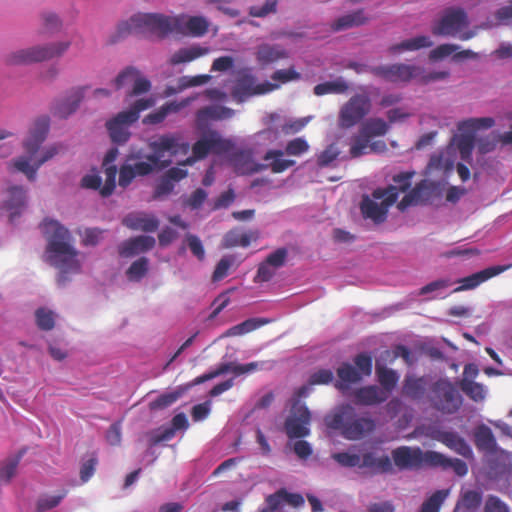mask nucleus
<instances>
[{"mask_svg":"<svg viewBox=\"0 0 512 512\" xmlns=\"http://www.w3.org/2000/svg\"><path fill=\"white\" fill-rule=\"evenodd\" d=\"M122 224L131 230L154 232L159 227V220L151 214L132 212L123 218Z\"/></svg>","mask_w":512,"mask_h":512,"instance_id":"24","label":"nucleus"},{"mask_svg":"<svg viewBox=\"0 0 512 512\" xmlns=\"http://www.w3.org/2000/svg\"><path fill=\"white\" fill-rule=\"evenodd\" d=\"M474 442L477 449L489 453L496 451L497 443L491 429L482 424L474 431Z\"/></svg>","mask_w":512,"mask_h":512,"instance_id":"38","label":"nucleus"},{"mask_svg":"<svg viewBox=\"0 0 512 512\" xmlns=\"http://www.w3.org/2000/svg\"><path fill=\"white\" fill-rule=\"evenodd\" d=\"M118 149L111 148L107 151L104 159H103V169L105 175V182L103 184V188L101 189V196L108 197L110 196L116 187V176H117V166L113 164L118 156Z\"/></svg>","mask_w":512,"mask_h":512,"instance_id":"25","label":"nucleus"},{"mask_svg":"<svg viewBox=\"0 0 512 512\" xmlns=\"http://www.w3.org/2000/svg\"><path fill=\"white\" fill-rule=\"evenodd\" d=\"M187 104L186 101L177 102V101H170L165 104H163L160 108L157 110L147 114L142 122L145 125H156L162 123L166 117L169 114L177 113L179 112L183 107H185Z\"/></svg>","mask_w":512,"mask_h":512,"instance_id":"34","label":"nucleus"},{"mask_svg":"<svg viewBox=\"0 0 512 512\" xmlns=\"http://www.w3.org/2000/svg\"><path fill=\"white\" fill-rule=\"evenodd\" d=\"M232 148L233 143L230 140L223 139L216 131H210L193 144L192 156L188 157L182 165H192L196 160L207 157L210 152L228 153Z\"/></svg>","mask_w":512,"mask_h":512,"instance_id":"11","label":"nucleus"},{"mask_svg":"<svg viewBox=\"0 0 512 512\" xmlns=\"http://www.w3.org/2000/svg\"><path fill=\"white\" fill-rule=\"evenodd\" d=\"M69 46L70 42H58L20 49L6 54L4 63L9 66H18L50 60L63 55Z\"/></svg>","mask_w":512,"mask_h":512,"instance_id":"6","label":"nucleus"},{"mask_svg":"<svg viewBox=\"0 0 512 512\" xmlns=\"http://www.w3.org/2000/svg\"><path fill=\"white\" fill-rule=\"evenodd\" d=\"M139 74V70L135 67H127L123 71H121L118 76L115 78L114 83L116 89H120L123 86L133 83Z\"/></svg>","mask_w":512,"mask_h":512,"instance_id":"64","label":"nucleus"},{"mask_svg":"<svg viewBox=\"0 0 512 512\" xmlns=\"http://www.w3.org/2000/svg\"><path fill=\"white\" fill-rule=\"evenodd\" d=\"M234 111L223 106H206L197 111L196 117L199 125L208 120H222L232 117Z\"/></svg>","mask_w":512,"mask_h":512,"instance_id":"40","label":"nucleus"},{"mask_svg":"<svg viewBox=\"0 0 512 512\" xmlns=\"http://www.w3.org/2000/svg\"><path fill=\"white\" fill-rule=\"evenodd\" d=\"M431 406L443 414L456 413L463 404L457 387L447 378H440L430 386Z\"/></svg>","mask_w":512,"mask_h":512,"instance_id":"8","label":"nucleus"},{"mask_svg":"<svg viewBox=\"0 0 512 512\" xmlns=\"http://www.w3.org/2000/svg\"><path fill=\"white\" fill-rule=\"evenodd\" d=\"M328 428L338 430L348 440H359L374 431L376 424L370 417L359 416L350 404L340 405L326 415Z\"/></svg>","mask_w":512,"mask_h":512,"instance_id":"3","label":"nucleus"},{"mask_svg":"<svg viewBox=\"0 0 512 512\" xmlns=\"http://www.w3.org/2000/svg\"><path fill=\"white\" fill-rule=\"evenodd\" d=\"M428 387V380L426 377H416L414 375H406L402 394L412 400H420L424 397Z\"/></svg>","mask_w":512,"mask_h":512,"instance_id":"33","label":"nucleus"},{"mask_svg":"<svg viewBox=\"0 0 512 512\" xmlns=\"http://www.w3.org/2000/svg\"><path fill=\"white\" fill-rule=\"evenodd\" d=\"M270 323L267 318H249L235 326L229 328L225 335L226 336H240L246 333L252 332L263 325Z\"/></svg>","mask_w":512,"mask_h":512,"instance_id":"44","label":"nucleus"},{"mask_svg":"<svg viewBox=\"0 0 512 512\" xmlns=\"http://www.w3.org/2000/svg\"><path fill=\"white\" fill-rule=\"evenodd\" d=\"M87 87H76L68 91L66 96L57 101L54 106L55 115L60 118H67L74 113L84 98Z\"/></svg>","mask_w":512,"mask_h":512,"instance_id":"22","label":"nucleus"},{"mask_svg":"<svg viewBox=\"0 0 512 512\" xmlns=\"http://www.w3.org/2000/svg\"><path fill=\"white\" fill-rule=\"evenodd\" d=\"M372 102L368 94L353 95L341 108L338 115V126L350 129L360 123L371 111Z\"/></svg>","mask_w":512,"mask_h":512,"instance_id":"10","label":"nucleus"},{"mask_svg":"<svg viewBox=\"0 0 512 512\" xmlns=\"http://www.w3.org/2000/svg\"><path fill=\"white\" fill-rule=\"evenodd\" d=\"M461 390L473 401L481 402L485 399V387L470 379H462L460 382Z\"/></svg>","mask_w":512,"mask_h":512,"instance_id":"47","label":"nucleus"},{"mask_svg":"<svg viewBox=\"0 0 512 512\" xmlns=\"http://www.w3.org/2000/svg\"><path fill=\"white\" fill-rule=\"evenodd\" d=\"M308 150H309V144L302 137H298V138L290 140L287 143L286 148H285L286 154L290 155V156H300L303 153L307 152Z\"/></svg>","mask_w":512,"mask_h":512,"instance_id":"62","label":"nucleus"},{"mask_svg":"<svg viewBox=\"0 0 512 512\" xmlns=\"http://www.w3.org/2000/svg\"><path fill=\"white\" fill-rule=\"evenodd\" d=\"M359 468H367L373 474L393 472V465L389 456L383 455L377 458L372 452H366L362 455Z\"/></svg>","mask_w":512,"mask_h":512,"instance_id":"30","label":"nucleus"},{"mask_svg":"<svg viewBox=\"0 0 512 512\" xmlns=\"http://www.w3.org/2000/svg\"><path fill=\"white\" fill-rule=\"evenodd\" d=\"M369 72L387 82L400 84L416 80L421 73V67L404 63L378 65L369 68Z\"/></svg>","mask_w":512,"mask_h":512,"instance_id":"14","label":"nucleus"},{"mask_svg":"<svg viewBox=\"0 0 512 512\" xmlns=\"http://www.w3.org/2000/svg\"><path fill=\"white\" fill-rule=\"evenodd\" d=\"M135 123V117L132 113H125L124 111L119 112L115 117L106 122V128L108 130L111 141L115 144H125L131 133L129 127Z\"/></svg>","mask_w":512,"mask_h":512,"instance_id":"18","label":"nucleus"},{"mask_svg":"<svg viewBox=\"0 0 512 512\" xmlns=\"http://www.w3.org/2000/svg\"><path fill=\"white\" fill-rule=\"evenodd\" d=\"M422 430L426 437L442 443L447 448L466 459H473L474 454L471 446L457 432L444 431L435 423L423 426Z\"/></svg>","mask_w":512,"mask_h":512,"instance_id":"12","label":"nucleus"},{"mask_svg":"<svg viewBox=\"0 0 512 512\" xmlns=\"http://www.w3.org/2000/svg\"><path fill=\"white\" fill-rule=\"evenodd\" d=\"M284 152L282 150H269L265 153L263 159L265 161L272 160L270 163V168L273 173H282L288 168L295 165L294 160L282 159Z\"/></svg>","mask_w":512,"mask_h":512,"instance_id":"45","label":"nucleus"},{"mask_svg":"<svg viewBox=\"0 0 512 512\" xmlns=\"http://www.w3.org/2000/svg\"><path fill=\"white\" fill-rule=\"evenodd\" d=\"M230 162L236 173L241 175H251L261 171L264 165L256 163L250 152L236 151L232 153Z\"/></svg>","mask_w":512,"mask_h":512,"instance_id":"28","label":"nucleus"},{"mask_svg":"<svg viewBox=\"0 0 512 512\" xmlns=\"http://www.w3.org/2000/svg\"><path fill=\"white\" fill-rule=\"evenodd\" d=\"M36 324L39 329L50 331L55 326V315L51 310L39 308L35 312Z\"/></svg>","mask_w":512,"mask_h":512,"instance_id":"51","label":"nucleus"},{"mask_svg":"<svg viewBox=\"0 0 512 512\" xmlns=\"http://www.w3.org/2000/svg\"><path fill=\"white\" fill-rule=\"evenodd\" d=\"M188 427V420L184 413L176 414L171 421V427L160 428L150 434L149 446L153 447L162 442L174 438L177 430H185Z\"/></svg>","mask_w":512,"mask_h":512,"instance_id":"21","label":"nucleus"},{"mask_svg":"<svg viewBox=\"0 0 512 512\" xmlns=\"http://www.w3.org/2000/svg\"><path fill=\"white\" fill-rule=\"evenodd\" d=\"M393 462L399 470L417 469L423 463L428 464L427 451L419 447L400 446L391 452Z\"/></svg>","mask_w":512,"mask_h":512,"instance_id":"17","label":"nucleus"},{"mask_svg":"<svg viewBox=\"0 0 512 512\" xmlns=\"http://www.w3.org/2000/svg\"><path fill=\"white\" fill-rule=\"evenodd\" d=\"M482 503V493L476 490L465 491L461 496V501L458 505H462L467 510H475L479 508Z\"/></svg>","mask_w":512,"mask_h":512,"instance_id":"55","label":"nucleus"},{"mask_svg":"<svg viewBox=\"0 0 512 512\" xmlns=\"http://www.w3.org/2000/svg\"><path fill=\"white\" fill-rule=\"evenodd\" d=\"M180 395L181 394L178 391L161 394L150 403V408L152 410L167 408L175 403L179 399Z\"/></svg>","mask_w":512,"mask_h":512,"instance_id":"58","label":"nucleus"},{"mask_svg":"<svg viewBox=\"0 0 512 512\" xmlns=\"http://www.w3.org/2000/svg\"><path fill=\"white\" fill-rule=\"evenodd\" d=\"M430 198V188L426 180L416 184L398 203L400 211L406 210L409 206L426 203Z\"/></svg>","mask_w":512,"mask_h":512,"instance_id":"29","label":"nucleus"},{"mask_svg":"<svg viewBox=\"0 0 512 512\" xmlns=\"http://www.w3.org/2000/svg\"><path fill=\"white\" fill-rule=\"evenodd\" d=\"M278 88L279 84L268 81L257 84L256 77L250 73L249 69L245 68L238 71L231 95L234 100L242 103L252 96L264 95Z\"/></svg>","mask_w":512,"mask_h":512,"instance_id":"9","label":"nucleus"},{"mask_svg":"<svg viewBox=\"0 0 512 512\" xmlns=\"http://www.w3.org/2000/svg\"><path fill=\"white\" fill-rule=\"evenodd\" d=\"M180 19L160 13H138L120 26V32L139 36H156L159 39L175 33V25Z\"/></svg>","mask_w":512,"mask_h":512,"instance_id":"5","label":"nucleus"},{"mask_svg":"<svg viewBox=\"0 0 512 512\" xmlns=\"http://www.w3.org/2000/svg\"><path fill=\"white\" fill-rule=\"evenodd\" d=\"M149 260L146 257H140L135 260L126 271L130 281H140L148 272Z\"/></svg>","mask_w":512,"mask_h":512,"instance_id":"50","label":"nucleus"},{"mask_svg":"<svg viewBox=\"0 0 512 512\" xmlns=\"http://www.w3.org/2000/svg\"><path fill=\"white\" fill-rule=\"evenodd\" d=\"M41 229L47 239L46 252L48 262L60 270L58 283L65 284L67 273H77L80 264L77 260L78 251L73 247L69 230L59 221L46 218L41 223Z\"/></svg>","mask_w":512,"mask_h":512,"instance_id":"2","label":"nucleus"},{"mask_svg":"<svg viewBox=\"0 0 512 512\" xmlns=\"http://www.w3.org/2000/svg\"><path fill=\"white\" fill-rule=\"evenodd\" d=\"M354 402L364 406H374L384 403L388 399L386 391H383L377 385H367L360 387L352 393Z\"/></svg>","mask_w":512,"mask_h":512,"instance_id":"26","label":"nucleus"},{"mask_svg":"<svg viewBox=\"0 0 512 512\" xmlns=\"http://www.w3.org/2000/svg\"><path fill=\"white\" fill-rule=\"evenodd\" d=\"M376 375L378 382L381 385L380 388L383 391H386L389 396L399 381V375L395 370L379 364L376 365Z\"/></svg>","mask_w":512,"mask_h":512,"instance_id":"42","label":"nucleus"},{"mask_svg":"<svg viewBox=\"0 0 512 512\" xmlns=\"http://www.w3.org/2000/svg\"><path fill=\"white\" fill-rule=\"evenodd\" d=\"M26 450L21 449L17 455L8 459L0 468V482L8 483L15 475L17 466L24 456Z\"/></svg>","mask_w":512,"mask_h":512,"instance_id":"48","label":"nucleus"},{"mask_svg":"<svg viewBox=\"0 0 512 512\" xmlns=\"http://www.w3.org/2000/svg\"><path fill=\"white\" fill-rule=\"evenodd\" d=\"M468 24V16L463 8H447L432 32L434 35L455 36Z\"/></svg>","mask_w":512,"mask_h":512,"instance_id":"16","label":"nucleus"},{"mask_svg":"<svg viewBox=\"0 0 512 512\" xmlns=\"http://www.w3.org/2000/svg\"><path fill=\"white\" fill-rule=\"evenodd\" d=\"M258 237L257 231L241 232L239 229H232L225 234L223 243L226 248L248 247L251 241L257 240Z\"/></svg>","mask_w":512,"mask_h":512,"instance_id":"37","label":"nucleus"},{"mask_svg":"<svg viewBox=\"0 0 512 512\" xmlns=\"http://www.w3.org/2000/svg\"><path fill=\"white\" fill-rule=\"evenodd\" d=\"M234 262L235 257L233 255H227L222 257L213 271L212 281L219 282L226 276H228L229 270L233 266Z\"/></svg>","mask_w":512,"mask_h":512,"instance_id":"52","label":"nucleus"},{"mask_svg":"<svg viewBox=\"0 0 512 512\" xmlns=\"http://www.w3.org/2000/svg\"><path fill=\"white\" fill-rule=\"evenodd\" d=\"M369 153V138L360 135L352 138L350 147V155L352 158H358L362 155Z\"/></svg>","mask_w":512,"mask_h":512,"instance_id":"56","label":"nucleus"},{"mask_svg":"<svg viewBox=\"0 0 512 512\" xmlns=\"http://www.w3.org/2000/svg\"><path fill=\"white\" fill-rule=\"evenodd\" d=\"M428 465L441 467L443 470L452 469L459 477L468 473V465L459 458H450L437 451H427Z\"/></svg>","mask_w":512,"mask_h":512,"instance_id":"20","label":"nucleus"},{"mask_svg":"<svg viewBox=\"0 0 512 512\" xmlns=\"http://www.w3.org/2000/svg\"><path fill=\"white\" fill-rule=\"evenodd\" d=\"M271 79L281 84H285L290 81H296L301 79V74L297 72L293 67H290L288 69L276 70L271 75Z\"/></svg>","mask_w":512,"mask_h":512,"instance_id":"63","label":"nucleus"},{"mask_svg":"<svg viewBox=\"0 0 512 512\" xmlns=\"http://www.w3.org/2000/svg\"><path fill=\"white\" fill-rule=\"evenodd\" d=\"M459 135L453 137V144L457 147L460 158L470 163L472 160V152L475 146V136L470 130L460 131Z\"/></svg>","mask_w":512,"mask_h":512,"instance_id":"35","label":"nucleus"},{"mask_svg":"<svg viewBox=\"0 0 512 512\" xmlns=\"http://www.w3.org/2000/svg\"><path fill=\"white\" fill-rule=\"evenodd\" d=\"M27 204V190L23 186L9 185L2 190L0 210L7 215L9 222L14 223L20 218Z\"/></svg>","mask_w":512,"mask_h":512,"instance_id":"13","label":"nucleus"},{"mask_svg":"<svg viewBox=\"0 0 512 512\" xmlns=\"http://www.w3.org/2000/svg\"><path fill=\"white\" fill-rule=\"evenodd\" d=\"M367 20L368 18L365 15L364 9H358L336 19L332 24V29L334 31L346 30L363 25Z\"/></svg>","mask_w":512,"mask_h":512,"instance_id":"39","label":"nucleus"},{"mask_svg":"<svg viewBox=\"0 0 512 512\" xmlns=\"http://www.w3.org/2000/svg\"><path fill=\"white\" fill-rule=\"evenodd\" d=\"M356 369L363 376H370L372 373L373 361L372 356L368 353H359L354 357Z\"/></svg>","mask_w":512,"mask_h":512,"instance_id":"59","label":"nucleus"},{"mask_svg":"<svg viewBox=\"0 0 512 512\" xmlns=\"http://www.w3.org/2000/svg\"><path fill=\"white\" fill-rule=\"evenodd\" d=\"M181 140L182 136L180 133L163 134L148 143V147L153 153L146 155L145 161L131 163L138 156L128 155L125 163L119 168L118 185L126 189L136 177L148 176L157 169L167 167L170 162L161 160L165 153H169L171 156L187 154L190 145Z\"/></svg>","mask_w":512,"mask_h":512,"instance_id":"1","label":"nucleus"},{"mask_svg":"<svg viewBox=\"0 0 512 512\" xmlns=\"http://www.w3.org/2000/svg\"><path fill=\"white\" fill-rule=\"evenodd\" d=\"M209 53V48L199 45H192L177 50L169 59V63L173 66L182 63H189Z\"/></svg>","mask_w":512,"mask_h":512,"instance_id":"36","label":"nucleus"},{"mask_svg":"<svg viewBox=\"0 0 512 512\" xmlns=\"http://www.w3.org/2000/svg\"><path fill=\"white\" fill-rule=\"evenodd\" d=\"M398 198L397 188L393 185L387 188L375 189L372 197L364 196L362 198L360 209L364 218H369L379 224L386 220L388 209Z\"/></svg>","mask_w":512,"mask_h":512,"instance_id":"7","label":"nucleus"},{"mask_svg":"<svg viewBox=\"0 0 512 512\" xmlns=\"http://www.w3.org/2000/svg\"><path fill=\"white\" fill-rule=\"evenodd\" d=\"M175 19H181L175 25V33L199 37L203 36L208 31L209 25L204 17H188L181 14L175 16Z\"/></svg>","mask_w":512,"mask_h":512,"instance_id":"19","label":"nucleus"},{"mask_svg":"<svg viewBox=\"0 0 512 512\" xmlns=\"http://www.w3.org/2000/svg\"><path fill=\"white\" fill-rule=\"evenodd\" d=\"M332 458L342 467H358L360 465L361 456L348 452H338L332 455Z\"/></svg>","mask_w":512,"mask_h":512,"instance_id":"60","label":"nucleus"},{"mask_svg":"<svg viewBox=\"0 0 512 512\" xmlns=\"http://www.w3.org/2000/svg\"><path fill=\"white\" fill-rule=\"evenodd\" d=\"M433 42L430 40L428 36H417L411 39H407L402 41L399 44H395L390 46L389 52L391 54H399L404 51H415L421 48L431 47Z\"/></svg>","mask_w":512,"mask_h":512,"instance_id":"41","label":"nucleus"},{"mask_svg":"<svg viewBox=\"0 0 512 512\" xmlns=\"http://www.w3.org/2000/svg\"><path fill=\"white\" fill-rule=\"evenodd\" d=\"M49 131V118L40 117L36 119L29 130V135L24 141L23 146L26 154L12 160V166L23 173L31 182L36 180L38 166L36 153L45 141Z\"/></svg>","mask_w":512,"mask_h":512,"instance_id":"4","label":"nucleus"},{"mask_svg":"<svg viewBox=\"0 0 512 512\" xmlns=\"http://www.w3.org/2000/svg\"><path fill=\"white\" fill-rule=\"evenodd\" d=\"M277 0H266L262 6L254 5L249 8V15L257 18H264L269 14L276 13Z\"/></svg>","mask_w":512,"mask_h":512,"instance_id":"57","label":"nucleus"},{"mask_svg":"<svg viewBox=\"0 0 512 512\" xmlns=\"http://www.w3.org/2000/svg\"><path fill=\"white\" fill-rule=\"evenodd\" d=\"M494 125V120L490 117L484 118H471L458 123V130L465 131L470 130L474 133L475 130L483 127L490 128Z\"/></svg>","mask_w":512,"mask_h":512,"instance_id":"53","label":"nucleus"},{"mask_svg":"<svg viewBox=\"0 0 512 512\" xmlns=\"http://www.w3.org/2000/svg\"><path fill=\"white\" fill-rule=\"evenodd\" d=\"M287 57V51L280 45L264 43L257 47L256 59L261 66H268Z\"/></svg>","mask_w":512,"mask_h":512,"instance_id":"32","label":"nucleus"},{"mask_svg":"<svg viewBox=\"0 0 512 512\" xmlns=\"http://www.w3.org/2000/svg\"><path fill=\"white\" fill-rule=\"evenodd\" d=\"M338 380L335 387L341 391H347L352 384L359 383L362 380L361 373L350 363L344 362L337 368Z\"/></svg>","mask_w":512,"mask_h":512,"instance_id":"31","label":"nucleus"},{"mask_svg":"<svg viewBox=\"0 0 512 512\" xmlns=\"http://www.w3.org/2000/svg\"><path fill=\"white\" fill-rule=\"evenodd\" d=\"M348 89L349 84L342 77H339L333 81L317 84L314 87L313 92L317 96H323L326 94H344Z\"/></svg>","mask_w":512,"mask_h":512,"instance_id":"43","label":"nucleus"},{"mask_svg":"<svg viewBox=\"0 0 512 512\" xmlns=\"http://www.w3.org/2000/svg\"><path fill=\"white\" fill-rule=\"evenodd\" d=\"M449 71H432L426 72L423 67H421V73L416 77V81L421 85H427L431 82L445 80L449 77Z\"/></svg>","mask_w":512,"mask_h":512,"instance_id":"61","label":"nucleus"},{"mask_svg":"<svg viewBox=\"0 0 512 512\" xmlns=\"http://www.w3.org/2000/svg\"><path fill=\"white\" fill-rule=\"evenodd\" d=\"M389 130L388 124L381 118H370L361 127L360 133L366 138L383 136Z\"/></svg>","mask_w":512,"mask_h":512,"instance_id":"46","label":"nucleus"},{"mask_svg":"<svg viewBox=\"0 0 512 512\" xmlns=\"http://www.w3.org/2000/svg\"><path fill=\"white\" fill-rule=\"evenodd\" d=\"M155 246V239L152 236L140 235L125 240L119 246V254L122 257H132L139 253L151 250Z\"/></svg>","mask_w":512,"mask_h":512,"instance_id":"27","label":"nucleus"},{"mask_svg":"<svg viewBox=\"0 0 512 512\" xmlns=\"http://www.w3.org/2000/svg\"><path fill=\"white\" fill-rule=\"evenodd\" d=\"M311 414L307 406L303 403H292L290 415L284 423L287 436L290 439L303 438L309 435L308 425L310 424Z\"/></svg>","mask_w":512,"mask_h":512,"instance_id":"15","label":"nucleus"},{"mask_svg":"<svg viewBox=\"0 0 512 512\" xmlns=\"http://www.w3.org/2000/svg\"><path fill=\"white\" fill-rule=\"evenodd\" d=\"M65 495L66 492L54 496H40L36 502V512H45L57 507L62 501V499L65 497Z\"/></svg>","mask_w":512,"mask_h":512,"instance_id":"54","label":"nucleus"},{"mask_svg":"<svg viewBox=\"0 0 512 512\" xmlns=\"http://www.w3.org/2000/svg\"><path fill=\"white\" fill-rule=\"evenodd\" d=\"M507 266H492L457 280L461 285L453 290L460 292L478 287L480 284L504 272Z\"/></svg>","mask_w":512,"mask_h":512,"instance_id":"23","label":"nucleus"},{"mask_svg":"<svg viewBox=\"0 0 512 512\" xmlns=\"http://www.w3.org/2000/svg\"><path fill=\"white\" fill-rule=\"evenodd\" d=\"M447 496L448 490L435 491L423 502L419 512H439Z\"/></svg>","mask_w":512,"mask_h":512,"instance_id":"49","label":"nucleus"}]
</instances>
